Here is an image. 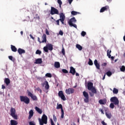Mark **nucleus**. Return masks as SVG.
I'll return each mask as SVG.
<instances>
[{
  "label": "nucleus",
  "mask_w": 125,
  "mask_h": 125,
  "mask_svg": "<svg viewBox=\"0 0 125 125\" xmlns=\"http://www.w3.org/2000/svg\"><path fill=\"white\" fill-rule=\"evenodd\" d=\"M110 102H112V103L114 104V105H116V106L119 105V99L117 97H113L110 98Z\"/></svg>",
  "instance_id": "7"
},
{
  "label": "nucleus",
  "mask_w": 125,
  "mask_h": 125,
  "mask_svg": "<svg viewBox=\"0 0 125 125\" xmlns=\"http://www.w3.org/2000/svg\"><path fill=\"white\" fill-rule=\"evenodd\" d=\"M94 63L97 69H98V70H100V65H99V63L97 62V60H95L94 62Z\"/></svg>",
  "instance_id": "17"
},
{
  "label": "nucleus",
  "mask_w": 125,
  "mask_h": 125,
  "mask_svg": "<svg viewBox=\"0 0 125 125\" xmlns=\"http://www.w3.org/2000/svg\"><path fill=\"white\" fill-rule=\"evenodd\" d=\"M109 107L111 109H114V108H115V104L113 103H111L109 105Z\"/></svg>",
  "instance_id": "33"
},
{
  "label": "nucleus",
  "mask_w": 125,
  "mask_h": 125,
  "mask_svg": "<svg viewBox=\"0 0 125 125\" xmlns=\"http://www.w3.org/2000/svg\"><path fill=\"white\" fill-rule=\"evenodd\" d=\"M99 103L101 104V105H105V104H106V101L105 100L101 99L99 101Z\"/></svg>",
  "instance_id": "24"
},
{
  "label": "nucleus",
  "mask_w": 125,
  "mask_h": 125,
  "mask_svg": "<svg viewBox=\"0 0 125 125\" xmlns=\"http://www.w3.org/2000/svg\"><path fill=\"white\" fill-rule=\"evenodd\" d=\"M76 22L77 20H76V18H75V17H73L68 21V24L70 26V27H74V28H77V24L73 23H76Z\"/></svg>",
  "instance_id": "6"
},
{
  "label": "nucleus",
  "mask_w": 125,
  "mask_h": 125,
  "mask_svg": "<svg viewBox=\"0 0 125 125\" xmlns=\"http://www.w3.org/2000/svg\"><path fill=\"white\" fill-rule=\"evenodd\" d=\"M76 47L79 49V50H83V46L79 44H76Z\"/></svg>",
  "instance_id": "29"
},
{
  "label": "nucleus",
  "mask_w": 125,
  "mask_h": 125,
  "mask_svg": "<svg viewBox=\"0 0 125 125\" xmlns=\"http://www.w3.org/2000/svg\"><path fill=\"white\" fill-rule=\"evenodd\" d=\"M54 67H55V68H56L57 69L60 68V62H55Z\"/></svg>",
  "instance_id": "23"
},
{
  "label": "nucleus",
  "mask_w": 125,
  "mask_h": 125,
  "mask_svg": "<svg viewBox=\"0 0 125 125\" xmlns=\"http://www.w3.org/2000/svg\"><path fill=\"white\" fill-rule=\"evenodd\" d=\"M50 14L51 15H54V14H59V11L57 9L55 8L54 7H51Z\"/></svg>",
  "instance_id": "10"
},
{
  "label": "nucleus",
  "mask_w": 125,
  "mask_h": 125,
  "mask_svg": "<svg viewBox=\"0 0 125 125\" xmlns=\"http://www.w3.org/2000/svg\"><path fill=\"white\" fill-rule=\"evenodd\" d=\"M89 94H90V96H91V97L94 96V94H92V93L89 92Z\"/></svg>",
  "instance_id": "60"
},
{
  "label": "nucleus",
  "mask_w": 125,
  "mask_h": 125,
  "mask_svg": "<svg viewBox=\"0 0 125 125\" xmlns=\"http://www.w3.org/2000/svg\"><path fill=\"white\" fill-rule=\"evenodd\" d=\"M42 43L45 42L46 43V35L43 34V36H42Z\"/></svg>",
  "instance_id": "22"
},
{
  "label": "nucleus",
  "mask_w": 125,
  "mask_h": 125,
  "mask_svg": "<svg viewBox=\"0 0 125 125\" xmlns=\"http://www.w3.org/2000/svg\"><path fill=\"white\" fill-rule=\"evenodd\" d=\"M11 49L13 52H16L17 51V48L13 45H11Z\"/></svg>",
  "instance_id": "25"
},
{
  "label": "nucleus",
  "mask_w": 125,
  "mask_h": 125,
  "mask_svg": "<svg viewBox=\"0 0 125 125\" xmlns=\"http://www.w3.org/2000/svg\"><path fill=\"white\" fill-rule=\"evenodd\" d=\"M71 14L72 15H77V14H80V13L79 12H76L75 11H71Z\"/></svg>",
  "instance_id": "31"
},
{
  "label": "nucleus",
  "mask_w": 125,
  "mask_h": 125,
  "mask_svg": "<svg viewBox=\"0 0 125 125\" xmlns=\"http://www.w3.org/2000/svg\"><path fill=\"white\" fill-rule=\"evenodd\" d=\"M45 33L46 35H47V36H49V31H48V30H47V29H45Z\"/></svg>",
  "instance_id": "45"
},
{
  "label": "nucleus",
  "mask_w": 125,
  "mask_h": 125,
  "mask_svg": "<svg viewBox=\"0 0 125 125\" xmlns=\"http://www.w3.org/2000/svg\"><path fill=\"white\" fill-rule=\"evenodd\" d=\"M53 118L54 122H57V118H56V116H55V115L53 114Z\"/></svg>",
  "instance_id": "42"
},
{
  "label": "nucleus",
  "mask_w": 125,
  "mask_h": 125,
  "mask_svg": "<svg viewBox=\"0 0 125 125\" xmlns=\"http://www.w3.org/2000/svg\"><path fill=\"white\" fill-rule=\"evenodd\" d=\"M46 84L45 85V89L47 90L49 89V85L48 84V82L45 81Z\"/></svg>",
  "instance_id": "28"
},
{
  "label": "nucleus",
  "mask_w": 125,
  "mask_h": 125,
  "mask_svg": "<svg viewBox=\"0 0 125 125\" xmlns=\"http://www.w3.org/2000/svg\"><path fill=\"white\" fill-rule=\"evenodd\" d=\"M106 76V74H105L103 78V80H105V77Z\"/></svg>",
  "instance_id": "62"
},
{
  "label": "nucleus",
  "mask_w": 125,
  "mask_h": 125,
  "mask_svg": "<svg viewBox=\"0 0 125 125\" xmlns=\"http://www.w3.org/2000/svg\"><path fill=\"white\" fill-rule=\"evenodd\" d=\"M102 66H107V63L106 62H104L102 64Z\"/></svg>",
  "instance_id": "53"
},
{
  "label": "nucleus",
  "mask_w": 125,
  "mask_h": 125,
  "mask_svg": "<svg viewBox=\"0 0 125 125\" xmlns=\"http://www.w3.org/2000/svg\"><path fill=\"white\" fill-rule=\"evenodd\" d=\"M18 53L20 54V55H21V54H23L24 53H26V51L25 50L21 49V48H19L18 50Z\"/></svg>",
  "instance_id": "15"
},
{
  "label": "nucleus",
  "mask_w": 125,
  "mask_h": 125,
  "mask_svg": "<svg viewBox=\"0 0 125 125\" xmlns=\"http://www.w3.org/2000/svg\"><path fill=\"white\" fill-rule=\"evenodd\" d=\"M36 54H39V55H41L42 54V51L40 50H37L36 52Z\"/></svg>",
  "instance_id": "40"
},
{
  "label": "nucleus",
  "mask_w": 125,
  "mask_h": 125,
  "mask_svg": "<svg viewBox=\"0 0 125 125\" xmlns=\"http://www.w3.org/2000/svg\"><path fill=\"white\" fill-rule=\"evenodd\" d=\"M59 35H60L61 36H62L63 35V31H62V30L60 31Z\"/></svg>",
  "instance_id": "50"
},
{
  "label": "nucleus",
  "mask_w": 125,
  "mask_h": 125,
  "mask_svg": "<svg viewBox=\"0 0 125 125\" xmlns=\"http://www.w3.org/2000/svg\"><path fill=\"white\" fill-rule=\"evenodd\" d=\"M120 71L121 72H125V65H123L121 68H120Z\"/></svg>",
  "instance_id": "37"
},
{
  "label": "nucleus",
  "mask_w": 125,
  "mask_h": 125,
  "mask_svg": "<svg viewBox=\"0 0 125 125\" xmlns=\"http://www.w3.org/2000/svg\"><path fill=\"white\" fill-rule=\"evenodd\" d=\"M75 92V90L73 88H69L68 89H66L65 90V93L66 94H72Z\"/></svg>",
  "instance_id": "12"
},
{
  "label": "nucleus",
  "mask_w": 125,
  "mask_h": 125,
  "mask_svg": "<svg viewBox=\"0 0 125 125\" xmlns=\"http://www.w3.org/2000/svg\"><path fill=\"white\" fill-rule=\"evenodd\" d=\"M110 58H111V60L112 61H114V59L115 58L114 57H113V56L111 57V56H110Z\"/></svg>",
  "instance_id": "55"
},
{
  "label": "nucleus",
  "mask_w": 125,
  "mask_h": 125,
  "mask_svg": "<svg viewBox=\"0 0 125 125\" xmlns=\"http://www.w3.org/2000/svg\"><path fill=\"white\" fill-rule=\"evenodd\" d=\"M123 40H124V42H125V35L123 37Z\"/></svg>",
  "instance_id": "64"
},
{
  "label": "nucleus",
  "mask_w": 125,
  "mask_h": 125,
  "mask_svg": "<svg viewBox=\"0 0 125 125\" xmlns=\"http://www.w3.org/2000/svg\"><path fill=\"white\" fill-rule=\"evenodd\" d=\"M20 98L21 102H24L25 104L30 103V99L27 96H21Z\"/></svg>",
  "instance_id": "3"
},
{
  "label": "nucleus",
  "mask_w": 125,
  "mask_h": 125,
  "mask_svg": "<svg viewBox=\"0 0 125 125\" xmlns=\"http://www.w3.org/2000/svg\"><path fill=\"white\" fill-rule=\"evenodd\" d=\"M45 77H47V78H52V75L50 73H46L45 74Z\"/></svg>",
  "instance_id": "39"
},
{
  "label": "nucleus",
  "mask_w": 125,
  "mask_h": 125,
  "mask_svg": "<svg viewBox=\"0 0 125 125\" xmlns=\"http://www.w3.org/2000/svg\"><path fill=\"white\" fill-rule=\"evenodd\" d=\"M58 3H59V5H61L62 4V1L61 0H58Z\"/></svg>",
  "instance_id": "47"
},
{
  "label": "nucleus",
  "mask_w": 125,
  "mask_h": 125,
  "mask_svg": "<svg viewBox=\"0 0 125 125\" xmlns=\"http://www.w3.org/2000/svg\"><path fill=\"white\" fill-rule=\"evenodd\" d=\"M30 37L32 39V40H35V38H34L32 35L30 34Z\"/></svg>",
  "instance_id": "59"
},
{
  "label": "nucleus",
  "mask_w": 125,
  "mask_h": 125,
  "mask_svg": "<svg viewBox=\"0 0 125 125\" xmlns=\"http://www.w3.org/2000/svg\"><path fill=\"white\" fill-rule=\"evenodd\" d=\"M76 77H80V74L78 73H76Z\"/></svg>",
  "instance_id": "61"
},
{
  "label": "nucleus",
  "mask_w": 125,
  "mask_h": 125,
  "mask_svg": "<svg viewBox=\"0 0 125 125\" xmlns=\"http://www.w3.org/2000/svg\"><path fill=\"white\" fill-rule=\"evenodd\" d=\"M112 53V51L110 50L109 51V50L107 51V56H108V58H111V53Z\"/></svg>",
  "instance_id": "30"
},
{
  "label": "nucleus",
  "mask_w": 125,
  "mask_h": 125,
  "mask_svg": "<svg viewBox=\"0 0 125 125\" xmlns=\"http://www.w3.org/2000/svg\"><path fill=\"white\" fill-rule=\"evenodd\" d=\"M99 111H100V112H101L102 114H103V115H104V110H103V109H100L99 110Z\"/></svg>",
  "instance_id": "48"
},
{
  "label": "nucleus",
  "mask_w": 125,
  "mask_h": 125,
  "mask_svg": "<svg viewBox=\"0 0 125 125\" xmlns=\"http://www.w3.org/2000/svg\"><path fill=\"white\" fill-rule=\"evenodd\" d=\"M1 89H5V86H4V85H2Z\"/></svg>",
  "instance_id": "58"
},
{
  "label": "nucleus",
  "mask_w": 125,
  "mask_h": 125,
  "mask_svg": "<svg viewBox=\"0 0 125 125\" xmlns=\"http://www.w3.org/2000/svg\"><path fill=\"white\" fill-rule=\"evenodd\" d=\"M105 116L107 119H111L112 118V113L110 111L105 112Z\"/></svg>",
  "instance_id": "16"
},
{
  "label": "nucleus",
  "mask_w": 125,
  "mask_h": 125,
  "mask_svg": "<svg viewBox=\"0 0 125 125\" xmlns=\"http://www.w3.org/2000/svg\"><path fill=\"white\" fill-rule=\"evenodd\" d=\"M61 21V22H62V23L63 24V25H64V21Z\"/></svg>",
  "instance_id": "63"
},
{
  "label": "nucleus",
  "mask_w": 125,
  "mask_h": 125,
  "mask_svg": "<svg viewBox=\"0 0 125 125\" xmlns=\"http://www.w3.org/2000/svg\"><path fill=\"white\" fill-rule=\"evenodd\" d=\"M11 114L10 115L14 120H17L18 119V116L16 115V110L13 107H11L10 109Z\"/></svg>",
  "instance_id": "4"
},
{
  "label": "nucleus",
  "mask_w": 125,
  "mask_h": 125,
  "mask_svg": "<svg viewBox=\"0 0 125 125\" xmlns=\"http://www.w3.org/2000/svg\"><path fill=\"white\" fill-rule=\"evenodd\" d=\"M29 113V115L28 116V120H31V119H32V117L34 116V110H33L32 109H31Z\"/></svg>",
  "instance_id": "19"
},
{
  "label": "nucleus",
  "mask_w": 125,
  "mask_h": 125,
  "mask_svg": "<svg viewBox=\"0 0 125 125\" xmlns=\"http://www.w3.org/2000/svg\"><path fill=\"white\" fill-rule=\"evenodd\" d=\"M27 94L28 96H30V97H31V99H32L33 101H38V97H37V96L33 94V93L30 91H28Z\"/></svg>",
  "instance_id": "9"
},
{
  "label": "nucleus",
  "mask_w": 125,
  "mask_h": 125,
  "mask_svg": "<svg viewBox=\"0 0 125 125\" xmlns=\"http://www.w3.org/2000/svg\"><path fill=\"white\" fill-rule=\"evenodd\" d=\"M35 109L39 113V114H42V110L39 108L38 106L35 107Z\"/></svg>",
  "instance_id": "26"
},
{
  "label": "nucleus",
  "mask_w": 125,
  "mask_h": 125,
  "mask_svg": "<svg viewBox=\"0 0 125 125\" xmlns=\"http://www.w3.org/2000/svg\"><path fill=\"white\" fill-rule=\"evenodd\" d=\"M109 9V6H105L104 7H102V8L100 10V12L101 13H102L104 12V11H108V10Z\"/></svg>",
  "instance_id": "13"
},
{
  "label": "nucleus",
  "mask_w": 125,
  "mask_h": 125,
  "mask_svg": "<svg viewBox=\"0 0 125 125\" xmlns=\"http://www.w3.org/2000/svg\"><path fill=\"white\" fill-rule=\"evenodd\" d=\"M62 72L64 74H68V70H67V69H62Z\"/></svg>",
  "instance_id": "41"
},
{
  "label": "nucleus",
  "mask_w": 125,
  "mask_h": 125,
  "mask_svg": "<svg viewBox=\"0 0 125 125\" xmlns=\"http://www.w3.org/2000/svg\"><path fill=\"white\" fill-rule=\"evenodd\" d=\"M60 21H65V15L63 13H61L60 14Z\"/></svg>",
  "instance_id": "20"
},
{
  "label": "nucleus",
  "mask_w": 125,
  "mask_h": 125,
  "mask_svg": "<svg viewBox=\"0 0 125 125\" xmlns=\"http://www.w3.org/2000/svg\"><path fill=\"white\" fill-rule=\"evenodd\" d=\"M105 75H107L108 77H111L112 75V72H111L110 71H108L106 73Z\"/></svg>",
  "instance_id": "35"
},
{
  "label": "nucleus",
  "mask_w": 125,
  "mask_h": 125,
  "mask_svg": "<svg viewBox=\"0 0 125 125\" xmlns=\"http://www.w3.org/2000/svg\"><path fill=\"white\" fill-rule=\"evenodd\" d=\"M43 49L45 52H48V50L52 51L53 50V45L50 43L47 44L46 46L43 47Z\"/></svg>",
  "instance_id": "5"
},
{
  "label": "nucleus",
  "mask_w": 125,
  "mask_h": 125,
  "mask_svg": "<svg viewBox=\"0 0 125 125\" xmlns=\"http://www.w3.org/2000/svg\"><path fill=\"white\" fill-rule=\"evenodd\" d=\"M35 64H42V58L37 59L35 60Z\"/></svg>",
  "instance_id": "18"
},
{
  "label": "nucleus",
  "mask_w": 125,
  "mask_h": 125,
  "mask_svg": "<svg viewBox=\"0 0 125 125\" xmlns=\"http://www.w3.org/2000/svg\"><path fill=\"white\" fill-rule=\"evenodd\" d=\"M29 125H35L33 122H29Z\"/></svg>",
  "instance_id": "57"
},
{
  "label": "nucleus",
  "mask_w": 125,
  "mask_h": 125,
  "mask_svg": "<svg viewBox=\"0 0 125 125\" xmlns=\"http://www.w3.org/2000/svg\"><path fill=\"white\" fill-rule=\"evenodd\" d=\"M69 73L70 74H72V75H73V76H74L75 75V74H76V69L73 66H71L70 67Z\"/></svg>",
  "instance_id": "14"
},
{
  "label": "nucleus",
  "mask_w": 125,
  "mask_h": 125,
  "mask_svg": "<svg viewBox=\"0 0 125 125\" xmlns=\"http://www.w3.org/2000/svg\"><path fill=\"white\" fill-rule=\"evenodd\" d=\"M62 114H61V118L63 119L64 118V110L63 109H61Z\"/></svg>",
  "instance_id": "38"
},
{
  "label": "nucleus",
  "mask_w": 125,
  "mask_h": 125,
  "mask_svg": "<svg viewBox=\"0 0 125 125\" xmlns=\"http://www.w3.org/2000/svg\"><path fill=\"white\" fill-rule=\"evenodd\" d=\"M83 95L85 98L84 99V102L85 103H88L89 102V96H88V93L84 91L83 92Z\"/></svg>",
  "instance_id": "8"
},
{
  "label": "nucleus",
  "mask_w": 125,
  "mask_h": 125,
  "mask_svg": "<svg viewBox=\"0 0 125 125\" xmlns=\"http://www.w3.org/2000/svg\"><path fill=\"white\" fill-rule=\"evenodd\" d=\"M88 65L90 66H92L93 65V62H92V61L91 59H89V62H88Z\"/></svg>",
  "instance_id": "34"
},
{
  "label": "nucleus",
  "mask_w": 125,
  "mask_h": 125,
  "mask_svg": "<svg viewBox=\"0 0 125 125\" xmlns=\"http://www.w3.org/2000/svg\"><path fill=\"white\" fill-rule=\"evenodd\" d=\"M118 93L119 90H118V89L116 88H114L113 90V93H114V94H118Z\"/></svg>",
  "instance_id": "27"
},
{
  "label": "nucleus",
  "mask_w": 125,
  "mask_h": 125,
  "mask_svg": "<svg viewBox=\"0 0 125 125\" xmlns=\"http://www.w3.org/2000/svg\"><path fill=\"white\" fill-rule=\"evenodd\" d=\"M56 109H61V110H62V109H63V106H62V104H58Z\"/></svg>",
  "instance_id": "32"
},
{
  "label": "nucleus",
  "mask_w": 125,
  "mask_h": 125,
  "mask_svg": "<svg viewBox=\"0 0 125 125\" xmlns=\"http://www.w3.org/2000/svg\"><path fill=\"white\" fill-rule=\"evenodd\" d=\"M60 21V20H57V21H56V22H57V25H60V24H59V21Z\"/></svg>",
  "instance_id": "51"
},
{
  "label": "nucleus",
  "mask_w": 125,
  "mask_h": 125,
  "mask_svg": "<svg viewBox=\"0 0 125 125\" xmlns=\"http://www.w3.org/2000/svg\"><path fill=\"white\" fill-rule=\"evenodd\" d=\"M8 58L10 60H11V61H13V62H14V61H15V59H13V57H12V56H9L8 57Z\"/></svg>",
  "instance_id": "36"
},
{
  "label": "nucleus",
  "mask_w": 125,
  "mask_h": 125,
  "mask_svg": "<svg viewBox=\"0 0 125 125\" xmlns=\"http://www.w3.org/2000/svg\"><path fill=\"white\" fill-rule=\"evenodd\" d=\"M62 53L63 55H65V49L64 48H62Z\"/></svg>",
  "instance_id": "46"
},
{
  "label": "nucleus",
  "mask_w": 125,
  "mask_h": 125,
  "mask_svg": "<svg viewBox=\"0 0 125 125\" xmlns=\"http://www.w3.org/2000/svg\"><path fill=\"white\" fill-rule=\"evenodd\" d=\"M46 84V83H45V81H44V82L42 83V86H44V85H45Z\"/></svg>",
  "instance_id": "56"
},
{
  "label": "nucleus",
  "mask_w": 125,
  "mask_h": 125,
  "mask_svg": "<svg viewBox=\"0 0 125 125\" xmlns=\"http://www.w3.org/2000/svg\"><path fill=\"white\" fill-rule=\"evenodd\" d=\"M87 89L88 90H91L94 94H97V91L95 87H93V83L92 82H89L87 83Z\"/></svg>",
  "instance_id": "1"
},
{
  "label": "nucleus",
  "mask_w": 125,
  "mask_h": 125,
  "mask_svg": "<svg viewBox=\"0 0 125 125\" xmlns=\"http://www.w3.org/2000/svg\"><path fill=\"white\" fill-rule=\"evenodd\" d=\"M58 96L59 97L62 99L63 101H65L66 100V97H65V95H64V93H63L62 91H60L58 93Z\"/></svg>",
  "instance_id": "11"
},
{
  "label": "nucleus",
  "mask_w": 125,
  "mask_h": 125,
  "mask_svg": "<svg viewBox=\"0 0 125 125\" xmlns=\"http://www.w3.org/2000/svg\"><path fill=\"white\" fill-rule=\"evenodd\" d=\"M4 83L6 84L7 86L9 85V83H10V79H9V78H5L4 80Z\"/></svg>",
  "instance_id": "21"
},
{
  "label": "nucleus",
  "mask_w": 125,
  "mask_h": 125,
  "mask_svg": "<svg viewBox=\"0 0 125 125\" xmlns=\"http://www.w3.org/2000/svg\"><path fill=\"white\" fill-rule=\"evenodd\" d=\"M85 35H86V32H84V31H82L81 33V35L82 36V37H85Z\"/></svg>",
  "instance_id": "43"
},
{
  "label": "nucleus",
  "mask_w": 125,
  "mask_h": 125,
  "mask_svg": "<svg viewBox=\"0 0 125 125\" xmlns=\"http://www.w3.org/2000/svg\"><path fill=\"white\" fill-rule=\"evenodd\" d=\"M39 123L40 125H43V124L46 125L47 124V116L45 114H43L42 119H39Z\"/></svg>",
  "instance_id": "2"
},
{
  "label": "nucleus",
  "mask_w": 125,
  "mask_h": 125,
  "mask_svg": "<svg viewBox=\"0 0 125 125\" xmlns=\"http://www.w3.org/2000/svg\"><path fill=\"white\" fill-rule=\"evenodd\" d=\"M36 90L38 91H39L40 93H42V89H41V88L40 87H37L36 88Z\"/></svg>",
  "instance_id": "44"
},
{
  "label": "nucleus",
  "mask_w": 125,
  "mask_h": 125,
  "mask_svg": "<svg viewBox=\"0 0 125 125\" xmlns=\"http://www.w3.org/2000/svg\"><path fill=\"white\" fill-rule=\"evenodd\" d=\"M38 41L39 42H40V43H42V41H41V39H40V37H38Z\"/></svg>",
  "instance_id": "52"
},
{
  "label": "nucleus",
  "mask_w": 125,
  "mask_h": 125,
  "mask_svg": "<svg viewBox=\"0 0 125 125\" xmlns=\"http://www.w3.org/2000/svg\"><path fill=\"white\" fill-rule=\"evenodd\" d=\"M73 0H68V1L69 3V4H71L72 3V2L73 1Z\"/></svg>",
  "instance_id": "54"
},
{
  "label": "nucleus",
  "mask_w": 125,
  "mask_h": 125,
  "mask_svg": "<svg viewBox=\"0 0 125 125\" xmlns=\"http://www.w3.org/2000/svg\"><path fill=\"white\" fill-rule=\"evenodd\" d=\"M101 124L103 125H107V123H105V122H104V121H102L101 122Z\"/></svg>",
  "instance_id": "49"
}]
</instances>
